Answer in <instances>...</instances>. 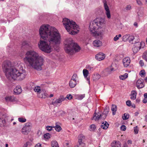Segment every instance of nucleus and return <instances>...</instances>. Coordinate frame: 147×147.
Instances as JSON below:
<instances>
[{"mask_svg":"<svg viewBox=\"0 0 147 147\" xmlns=\"http://www.w3.org/2000/svg\"><path fill=\"white\" fill-rule=\"evenodd\" d=\"M35 147H41V145L40 143H38L35 146Z\"/></svg>","mask_w":147,"mask_h":147,"instance_id":"bf43d9fd","label":"nucleus"},{"mask_svg":"<svg viewBox=\"0 0 147 147\" xmlns=\"http://www.w3.org/2000/svg\"><path fill=\"white\" fill-rule=\"evenodd\" d=\"M2 69L6 77L9 80L21 81L26 76V71L21 65L18 64L14 65L9 61H6L3 62Z\"/></svg>","mask_w":147,"mask_h":147,"instance_id":"f03ea898","label":"nucleus"},{"mask_svg":"<svg viewBox=\"0 0 147 147\" xmlns=\"http://www.w3.org/2000/svg\"><path fill=\"white\" fill-rule=\"evenodd\" d=\"M18 121L21 123H24L26 121V119L24 118L21 117H19L18 119Z\"/></svg>","mask_w":147,"mask_h":147,"instance_id":"c9c22d12","label":"nucleus"},{"mask_svg":"<svg viewBox=\"0 0 147 147\" xmlns=\"http://www.w3.org/2000/svg\"><path fill=\"white\" fill-rule=\"evenodd\" d=\"M89 127V130L91 131H94L96 128L95 125L94 124L90 125Z\"/></svg>","mask_w":147,"mask_h":147,"instance_id":"f704fd0d","label":"nucleus"},{"mask_svg":"<svg viewBox=\"0 0 147 147\" xmlns=\"http://www.w3.org/2000/svg\"><path fill=\"white\" fill-rule=\"evenodd\" d=\"M71 79H78L77 75L76 74H74L71 77Z\"/></svg>","mask_w":147,"mask_h":147,"instance_id":"5fc2aeb1","label":"nucleus"},{"mask_svg":"<svg viewBox=\"0 0 147 147\" xmlns=\"http://www.w3.org/2000/svg\"><path fill=\"white\" fill-rule=\"evenodd\" d=\"M69 144V143L68 142H67L65 143V146H66V147H70L68 146Z\"/></svg>","mask_w":147,"mask_h":147,"instance_id":"338daca9","label":"nucleus"},{"mask_svg":"<svg viewBox=\"0 0 147 147\" xmlns=\"http://www.w3.org/2000/svg\"><path fill=\"white\" fill-rule=\"evenodd\" d=\"M104 20L101 18H96L90 23V30L92 35L96 37H101L105 32Z\"/></svg>","mask_w":147,"mask_h":147,"instance_id":"20e7f679","label":"nucleus"},{"mask_svg":"<svg viewBox=\"0 0 147 147\" xmlns=\"http://www.w3.org/2000/svg\"><path fill=\"white\" fill-rule=\"evenodd\" d=\"M135 42L134 47L132 49L133 52L136 53L141 48L142 45H144V43L143 42H140V39L138 38L137 39L136 41H135Z\"/></svg>","mask_w":147,"mask_h":147,"instance_id":"0eeeda50","label":"nucleus"},{"mask_svg":"<svg viewBox=\"0 0 147 147\" xmlns=\"http://www.w3.org/2000/svg\"><path fill=\"white\" fill-rule=\"evenodd\" d=\"M100 78V76L98 74L94 75L93 77V80H99Z\"/></svg>","mask_w":147,"mask_h":147,"instance_id":"473e14b6","label":"nucleus"},{"mask_svg":"<svg viewBox=\"0 0 147 147\" xmlns=\"http://www.w3.org/2000/svg\"><path fill=\"white\" fill-rule=\"evenodd\" d=\"M40 41L38 43L39 48L41 50L47 53H50L53 51L50 43L53 44L55 46H58L61 43V36L55 28L48 24H43L40 27L39 30Z\"/></svg>","mask_w":147,"mask_h":147,"instance_id":"f257e3e1","label":"nucleus"},{"mask_svg":"<svg viewBox=\"0 0 147 147\" xmlns=\"http://www.w3.org/2000/svg\"><path fill=\"white\" fill-rule=\"evenodd\" d=\"M31 124L30 122H28L26 123L24 127H27L28 128H29L30 129V127H31Z\"/></svg>","mask_w":147,"mask_h":147,"instance_id":"de8ad7c7","label":"nucleus"},{"mask_svg":"<svg viewBox=\"0 0 147 147\" xmlns=\"http://www.w3.org/2000/svg\"><path fill=\"white\" fill-rule=\"evenodd\" d=\"M137 3L139 5H141L142 3L140 0H136Z\"/></svg>","mask_w":147,"mask_h":147,"instance_id":"13d9d810","label":"nucleus"},{"mask_svg":"<svg viewBox=\"0 0 147 147\" xmlns=\"http://www.w3.org/2000/svg\"><path fill=\"white\" fill-rule=\"evenodd\" d=\"M131 9V6L130 5H127L124 9L125 11H129Z\"/></svg>","mask_w":147,"mask_h":147,"instance_id":"37998d69","label":"nucleus"},{"mask_svg":"<svg viewBox=\"0 0 147 147\" xmlns=\"http://www.w3.org/2000/svg\"><path fill=\"white\" fill-rule=\"evenodd\" d=\"M64 43L65 52L69 54L72 55L74 52H77L80 50V47L77 43H74L71 38L66 39Z\"/></svg>","mask_w":147,"mask_h":147,"instance_id":"423d86ee","label":"nucleus"},{"mask_svg":"<svg viewBox=\"0 0 147 147\" xmlns=\"http://www.w3.org/2000/svg\"><path fill=\"white\" fill-rule=\"evenodd\" d=\"M126 129V127L124 125H122L121 127V129L122 131H125Z\"/></svg>","mask_w":147,"mask_h":147,"instance_id":"3c124183","label":"nucleus"},{"mask_svg":"<svg viewBox=\"0 0 147 147\" xmlns=\"http://www.w3.org/2000/svg\"><path fill=\"white\" fill-rule=\"evenodd\" d=\"M130 35L129 34H127L124 35L122 37V40L125 42L127 41Z\"/></svg>","mask_w":147,"mask_h":147,"instance_id":"7c9ffc66","label":"nucleus"},{"mask_svg":"<svg viewBox=\"0 0 147 147\" xmlns=\"http://www.w3.org/2000/svg\"><path fill=\"white\" fill-rule=\"evenodd\" d=\"M135 39L134 37L132 35H129V41L131 43L133 44V41Z\"/></svg>","mask_w":147,"mask_h":147,"instance_id":"e433bc0d","label":"nucleus"},{"mask_svg":"<svg viewBox=\"0 0 147 147\" xmlns=\"http://www.w3.org/2000/svg\"><path fill=\"white\" fill-rule=\"evenodd\" d=\"M127 105L128 106H130L131 105V102L130 100H128L126 102Z\"/></svg>","mask_w":147,"mask_h":147,"instance_id":"603ef678","label":"nucleus"},{"mask_svg":"<svg viewBox=\"0 0 147 147\" xmlns=\"http://www.w3.org/2000/svg\"><path fill=\"white\" fill-rule=\"evenodd\" d=\"M65 99L63 96H60L55 101H53L51 105H53L54 106L57 107L59 106L62 102Z\"/></svg>","mask_w":147,"mask_h":147,"instance_id":"6e6552de","label":"nucleus"},{"mask_svg":"<svg viewBox=\"0 0 147 147\" xmlns=\"http://www.w3.org/2000/svg\"><path fill=\"white\" fill-rule=\"evenodd\" d=\"M109 124H108L107 122L105 121V123L103 122L102 123L101 125V127L102 128L104 129H106L108 128Z\"/></svg>","mask_w":147,"mask_h":147,"instance_id":"393cba45","label":"nucleus"},{"mask_svg":"<svg viewBox=\"0 0 147 147\" xmlns=\"http://www.w3.org/2000/svg\"><path fill=\"white\" fill-rule=\"evenodd\" d=\"M137 92L136 91L132 90L131 92V93L130 94V98L132 100H134L136 98Z\"/></svg>","mask_w":147,"mask_h":147,"instance_id":"5701e85b","label":"nucleus"},{"mask_svg":"<svg viewBox=\"0 0 147 147\" xmlns=\"http://www.w3.org/2000/svg\"><path fill=\"white\" fill-rule=\"evenodd\" d=\"M31 145V143L30 142H28L24 145L23 147H30Z\"/></svg>","mask_w":147,"mask_h":147,"instance_id":"c03bdc74","label":"nucleus"},{"mask_svg":"<svg viewBox=\"0 0 147 147\" xmlns=\"http://www.w3.org/2000/svg\"><path fill=\"white\" fill-rule=\"evenodd\" d=\"M127 144L128 145L131 144H132V141L131 140H129L127 141Z\"/></svg>","mask_w":147,"mask_h":147,"instance_id":"680f3d73","label":"nucleus"},{"mask_svg":"<svg viewBox=\"0 0 147 147\" xmlns=\"http://www.w3.org/2000/svg\"><path fill=\"white\" fill-rule=\"evenodd\" d=\"M121 34H119L118 36L116 35L114 38L113 40L115 41H116L117 40L119 39V37H121Z\"/></svg>","mask_w":147,"mask_h":147,"instance_id":"79ce46f5","label":"nucleus"},{"mask_svg":"<svg viewBox=\"0 0 147 147\" xmlns=\"http://www.w3.org/2000/svg\"><path fill=\"white\" fill-rule=\"evenodd\" d=\"M117 107L116 105H112L111 110L112 112L113 115H115V112L117 110Z\"/></svg>","mask_w":147,"mask_h":147,"instance_id":"c85d7f7f","label":"nucleus"},{"mask_svg":"<svg viewBox=\"0 0 147 147\" xmlns=\"http://www.w3.org/2000/svg\"><path fill=\"white\" fill-rule=\"evenodd\" d=\"M62 22L65 29L70 34L75 35L79 32V26L73 21L65 18L63 19Z\"/></svg>","mask_w":147,"mask_h":147,"instance_id":"39448f33","label":"nucleus"},{"mask_svg":"<svg viewBox=\"0 0 147 147\" xmlns=\"http://www.w3.org/2000/svg\"><path fill=\"white\" fill-rule=\"evenodd\" d=\"M30 131V128L24 127L21 130L22 133L24 135L28 134Z\"/></svg>","mask_w":147,"mask_h":147,"instance_id":"dca6fc26","label":"nucleus"},{"mask_svg":"<svg viewBox=\"0 0 147 147\" xmlns=\"http://www.w3.org/2000/svg\"><path fill=\"white\" fill-rule=\"evenodd\" d=\"M77 79H71V80H73L74 81H76V82L77 83L78 82L77 81Z\"/></svg>","mask_w":147,"mask_h":147,"instance_id":"0e129e2a","label":"nucleus"},{"mask_svg":"<svg viewBox=\"0 0 147 147\" xmlns=\"http://www.w3.org/2000/svg\"><path fill=\"white\" fill-rule=\"evenodd\" d=\"M144 103H146L147 102V98H145L142 101Z\"/></svg>","mask_w":147,"mask_h":147,"instance_id":"052dcab7","label":"nucleus"},{"mask_svg":"<svg viewBox=\"0 0 147 147\" xmlns=\"http://www.w3.org/2000/svg\"><path fill=\"white\" fill-rule=\"evenodd\" d=\"M146 73L144 70H142L140 71V75L142 76V77L143 76H144Z\"/></svg>","mask_w":147,"mask_h":147,"instance_id":"09e8293b","label":"nucleus"},{"mask_svg":"<svg viewBox=\"0 0 147 147\" xmlns=\"http://www.w3.org/2000/svg\"><path fill=\"white\" fill-rule=\"evenodd\" d=\"M66 98H67L68 100H70L71 99H72V96L71 94H68L67 95L66 98H65V99Z\"/></svg>","mask_w":147,"mask_h":147,"instance_id":"8fccbe9b","label":"nucleus"},{"mask_svg":"<svg viewBox=\"0 0 147 147\" xmlns=\"http://www.w3.org/2000/svg\"><path fill=\"white\" fill-rule=\"evenodd\" d=\"M136 86L138 89L142 88L144 86V81L142 79H140L137 80L136 84Z\"/></svg>","mask_w":147,"mask_h":147,"instance_id":"4468645a","label":"nucleus"},{"mask_svg":"<svg viewBox=\"0 0 147 147\" xmlns=\"http://www.w3.org/2000/svg\"><path fill=\"white\" fill-rule=\"evenodd\" d=\"M85 97V94L81 95L79 96V98L80 100L82 99Z\"/></svg>","mask_w":147,"mask_h":147,"instance_id":"4d7b16f0","label":"nucleus"},{"mask_svg":"<svg viewBox=\"0 0 147 147\" xmlns=\"http://www.w3.org/2000/svg\"><path fill=\"white\" fill-rule=\"evenodd\" d=\"M123 147H128L127 144L126 143H125L123 145Z\"/></svg>","mask_w":147,"mask_h":147,"instance_id":"69168bd1","label":"nucleus"},{"mask_svg":"<svg viewBox=\"0 0 147 147\" xmlns=\"http://www.w3.org/2000/svg\"><path fill=\"white\" fill-rule=\"evenodd\" d=\"M50 134L49 133H46L44 135V138L46 140L49 139L50 138Z\"/></svg>","mask_w":147,"mask_h":147,"instance_id":"58836bf2","label":"nucleus"},{"mask_svg":"<svg viewBox=\"0 0 147 147\" xmlns=\"http://www.w3.org/2000/svg\"><path fill=\"white\" fill-rule=\"evenodd\" d=\"M102 115L100 113L96 114L95 113L93 117V119L95 120H98L100 119H102Z\"/></svg>","mask_w":147,"mask_h":147,"instance_id":"4be33fe9","label":"nucleus"},{"mask_svg":"<svg viewBox=\"0 0 147 147\" xmlns=\"http://www.w3.org/2000/svg\"><path fill=\"white\" fill-rule=\"evenodd\" d=\"M134 131L135 132V133L136 134H137L138 133V129L137 127H134Z\"/></svg>","mask_w":147,"mask_h":147,"instance_id":"864d4df0","label":"nucleus"},{"mask_svg":"<svg viewBox=\"0 0 147 147\" xmlns=\"http://www.w3.org/2000/svg\"><path fill=\"white\" fill-rule=\"evenodd\" d=\"M34 90L36 92H37L38 96L40 94L41 91L42 90H41L40 88V86H36L34 88Z\"/></svg>","mask_w":147,"mask_h":147,"instance_id":"bb28decb","label":"nucleus"},{"mask_svg":"<svg viewBox=\"0 0 147 147\" xmlns=\"http://www.w3.org/2000/svg\"><path fill=\"white\" fill-rule=\"evenodd\" d=\"M24 60L28 67L37 70H41L44 61L43 57L33 50L26 52Z\"/></svg>","mask_w":147,"mask_h":147,"instance_id":"7ed1b4c3","label":"nucleus"},{"mask_svg":"<svg viewBox=\"0 0 147 147\" xmlns=\"http://www.w3.org/2000/svg\"><path fill=\"white\" fill-rule=\"evenodd\" d=\"M93 45L95 47H101L102 45V42L100 40H96L94 41L92 43Z\"/></svg>","mask_w":147,"mask_h":147,"instance_id":"2eb2a0df","label":"nucleus"},{"mask_svg":"<svg viewBox=\"0 0 147 147\" xmlns=\"http://www.w3.org/2000/svg\"><path fill=\"white\" fill-rule=\"evenodd\" d=\"M78 140H83L85 138V137L83 134H80L78 137Z\"/></svg>","mask_w":147,"mask_h":147,"instance_id":"a19ab883","label":"nucleus"},{"mask_svg":"<svg viewBox=\"0 0 147 147\" xmlns=\"http://www.w3.org/2000/svg\"><path fill=\"white\" fill-rule=\"evenodd\" d=\"M114 71V68L113 67H109L106 68L103 71V75L105 76H107L111 74Z\"/></svg>","mask_w":147,"mask_h":147,"instance_id":"9b49d317","label":"nucleus"},{"mask_svg":"<svg viewBox=\"0 0 147 147\" xmlns=\"http://www.w3.org/2000/svg\"><path fill=\"white\" fill-rule=\"evenodd\" d=\"M51 146L52 147H59L57 142L55 140L52 141Z\"/></svg>","mask_w":147,"mask_h":147,"instance_id":"c756f323","label":"nucleus"},{"mask_svg":"<svg viewBox=\"0 0 147 147\" xmlns=\"http://www.w3.org/2000/svg\"><path fill=\"white\" fill-rule=\"evenodd\" d=\"M112 147H121V144L119 141H114L111 144Z\"/></svg>","mask_w":147,"mask_h":147,"instance_id":"a211bd4d","label":"nucleus"},{"mask_svg":"<svg viewBox=\"0 0 147 147\" xmlns=\"http://www.w3.org/2000/svg\"><path fill=\"white\" fill-rule=\"evenodd\" d=\"M38 96L41 98H45L47 96V94L46 92L43 90H42Z\"/></svg>","mask_w":147,"mask_h":147,"instance_id":"f3484780","label":"nucleus"},{"mask_svg":"<svg viewBox=\"0 0 147 147\" xmlns=\"http://www.w3.org/2000/svg\"><path fill=\"white\" fill-rule=\"evenodd\" d=\"M134 26H136V27H138V23L136 22H135L134 23Z\"/></svg>","mask_w":147,"mask_h":147,"instance_id":"e2e57ef3","label":"nucleus"},{"mask_svg":"<svg viewBox=\"0 0 147 147\" xmlns=\"http://www.w3.org/2000/svg\"><path fill=\"white\" fill-rule=\"evenodd\" d=\"M139 63L141 66H142L144 65V63L142 60H140V61L139 62Z\"/></svg>","mask_w":147,"mask_h":147,"instance_id":"6e6d98bb","label":"nucleus"},{"mask_svg":"<svg viewBox=\"0 0 147 147\" xmlns=\"http://www.w3.org/2000/svg\"><path fill=\"white\" fill-rule=\"evenodd\" d=\"M138 18L140 19V18L143 16H144V13L142 11H139L138 12Z\"/></svg>","mask_w":147,"mask_h":147,"instance_id":"72a5a7b5","label":"nucleus"},{"mask_svg":"<svg viewBox=\"0 0 147 147\" xmlns=\"http://www.w3.org/2000/svg\"><path fill=\"white\" fill-rule=\"evenodd\" d=\"M86 68L89 70L90 71H93L94 70V68L91 65H87L86 66Z\"/></svg>","mask_w":147,"mask_h":147,"instance_id":"4c0bfd02","label":"nucleus"},{"mask_svg":"<svg viewBox=\"0 0 147 147\" xmlns=\"http://www.w3.org/2000/svg\"><path fill=\"white\" fill-rule=\"evenodd\" d=\"M109 109L106 108L105 109L102 113V116H103L102 119H105L109 113Z\"/></svg>","mask_w":147,"mask_h":147,"instance_id":"b1692460","label":"nucleus"},{"mask_svg":"<svg viewBox=\"0 0 147 147\" xmlns=\"http://www.w3.org/2000/svg\"><path fill=\"white\" fill-rule=\"evenodd\" d=\"M105 57V54L101 52L99 53L95 56L96 59L99 61H101L104 59Z\"/></svg>","mask_w":147,"mask_h":147,"instance_id":"ddd939ff","label":"nucleus"},{"mask_svg":"<svg viewBox=\"0 0 147 147\" xmlns=\"http://www.w3.org/2000/svg\"><path fill=\"white\" fill-rule=\"evenodd\" d=\"M5 124V120L3 117V115L1 114L0 115V126L1 127L4 126Z\"/></svg>","mask_w":147,"mask_h":147,"instance_id":"6ab92c4d","label":"nucleus"},{"mask_svg":"<svg viewBox=\"0 0 147 147\" xmlns=\"http://www.w3.org/2000/svg\"><path fill=\"white\" fill-rule=\"evenodd\" d=\"M14 92L16 94H19L22 92V89L20 86H16L14 90Z\"/></svg>","mask_w":147,"mask_h":147,"instance_id":"aec40b11","label":"nucleus"},{"mask_svg":"<svg viewBox=\"0 0 147 147\" xmlns=\"http://www.w3.org/2000/svg\"><path fill=\"white\" fill-rule=\"evenodd\" d=\"M130 61V58L127 57H125L122 60L123 65L125 67H127L129 65Z\"/></svg>","mask_w":147,"mask_h":147,"instance_id":"f8f14e48","label":"nucleus"},{"mask_svg":"<svg viewBox=\"0 0 147 147\" xmlns=\"http://www.w3.org/2000/svg\"><path fill=\"white\" fill-rule=\"evenodd\" d=\"M129 118V114H128L125 113L122 116L123 119L124 120L127 119Z\"/></svg>","mask_w":147,"mask_h":147,"instance_id":"ea45409f","label":"nucleus"},{"mask_svg":"<svg viewBox=\"0 0 147 147\" xmlns=\"http://www.w3.org/2000/svg\"><path fill=\"white\" fill-rule=\"evenodd\" d=\"M77 82L73 80H70L69 82V86L71 88L74 87L77 84Z\"/></svg>","mask_w":147,"mask_h":147,"instance_id":"a878e982","label":"nucleus"},{"mask_svg":"<svg viewBox=\"0 0 147 147\" xmlns=\"http://www.w3.org/2000/svg\"><path fill=\"white\" fill-rule=\"evenodd\" d=\"M128 76V74L127 73H125L123 75L120 76L119 78L120 80H123L127 78Z\"/></svg>","mask_w":147,"mask_h":147,"instance_id":"2f4dec72","label":"nucleus"},{"mask_svg":"<svg viewBox=\"0 0 147 147\" xmlns=\"http://www.w3.org/2000/svg\"><path fill=\"white\" fill-rule=\"evenodd\" d=\"M54 127L55 130L58 132L60 131L62 129L61 127L58 123H56L55 126Z\"/></svg>","mask_w":147,"mask_h":147,"instance_id":"cd10ccee","label":"nucleus"},{"mask_svg":"<svg viewBox=\"0 0 147 147\" xmlns=\"http://www.w3.org/2000/svg\"><path fill=\"white\" fill-rule=\"evenodd\" d=\"M54 128V126H47L46 127V129L49 131L52 130V129Z\"/></svg>","mask_w":147,"mask_h":147,"instance_id":"49530a36","label":"nucleus"},{"mask_svg":"<svg viewBox=\"0 0 147 147\" xmlns=\"http://www.w3.org/2000/svg\"><path fill=\"white\" fill-rule=\"evenodd\" d=\"M83 140H78V143L79 145L82 147H84L85 146V144L83 142Z\"/></svg>","mask_w":147,"mask_h":147,"instance_id":"a18cd8bd","label":"nucleus"},{"mask_svg":"<svg viewBox=\"0 0 147 147\" xmlns=\"http://www.w3.org/2000/svg\"><path fill=\"white\" fill-rule=\"evenodd\" d=\"M5 100L7 102H13L17 101L16 98L13 96H7L5 98Z\"/></svg>","mask_w":147,"mask_h":147,"instance_id":"9d476101","label":"nucleus"},{"mask_svg":"<svg viewBox=\"0 0 147 147\" xmlns=\"http://www.w3.org/2000/svg\"><path fill=\"white\" fill-rule=\"evenodd\" d=\"M144 96L145 98H147V93H145L144 94Z\"/></svg>","mask_w":147,"mask_h":147,"instance_id":"774afa93","label":"nucleus"},{"mask_svg":"<svg viewBox=\"0 0 147 147\" xmlns=\"http://www.w3.org/2000/svg\"><path fill=\"white\" fill-rule=\"evenodd\" d=\"M83 72L84 77L87 78V80L88 81L89 84H90L89 78L87 77L89 74L88 71L87 69H84L83 70Z\"/></svg>","mask_w":147,"mask_h":147,"instance_id":"412c9836","label":"nucleus"},{"mask_svg":"<svg viewBox=\"0 0 147 147\" xmlns=\"http://www.w3.org/2000/svg\"><path fill=\"white\" fill-rule=\"evenodd\" d=\"M103 2L104 4V7L105 10V14L107 18L109 19L111 18V14L110 11L107 3L106 0H103Z\"/></svg>","mask_w":147,"mask_h":147,"instance_id":"1a4fd4ad","label":"nucleus"}]
</instances>
